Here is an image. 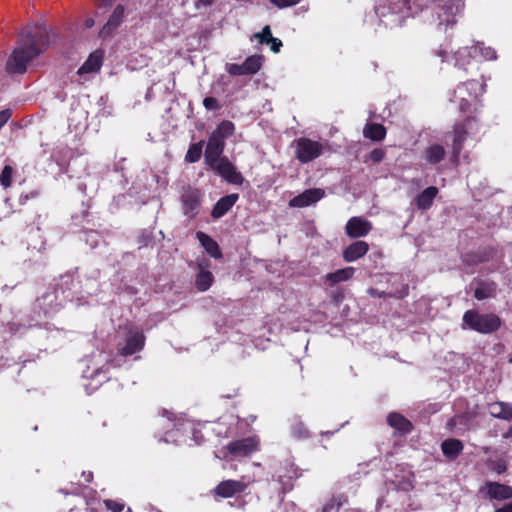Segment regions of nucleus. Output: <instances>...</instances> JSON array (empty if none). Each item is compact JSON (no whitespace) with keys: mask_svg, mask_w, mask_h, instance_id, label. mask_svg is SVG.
Instances as JSON below:
<instances>
[{"mask_svg":"<svg viewBox=\"0 0 512 512\" xmlns=\"http://www.w3.org/2000/svg\"><path fill=\"white\" fill-rule=\"evenodd\" d=\"M495 291V285L493 283H481L475 289V298L478 300H483L490 297Z\"/></svg>","mask_w":512,"mask_h":512,"instance_id":"obj_35","label":"nucleus"},{"mask_svg":"<svg viewBox=\"0 0 512 512\" xmlns=\"http://www.w3.org/2000/svg\"><path fill=\"white\" fill-rule=\"evenodd\" d=\"M484 91L485 84L476 80L467 81L456 87L450 101L457 104L460 111L465 112Z\"/></svg>","mask_w":512,"mask_h":512,"instance_id":"obj_2","label":"nucleus"},{"mask_svg":"<svg viewBox=\"0 0 512 512\" xmlns=\"http://www.w3.org/2000/svg\"><path fill=\"white\" fill-rule=\"evenodd\" d=\"M145 336L139 329L129 330L124 343L118 344V351L123 356L133 355L144 347Z\"/></svg>","mask_w":512,"mask_h":512,"instance_id":"obj_8","label":"nucleus"},{"mask_svg":"<svg viewBox=\"0 0 512 512\" xmlns=\"http://www.w3.org/2000/svg\"><path fill=\"white\" fill-rule=\"evenodd\" d=\"M464 8L463 0H446L438 13L439 26H445V31L448 26H453L456 23L455 17L462 15Z\"/></svg>","mask_w":512,"mask_h":512,"instance_id":"obj_6","label":"nucleus"},{"mask_svg":"<svg viewBox=\"0 0 512 512\" xmlns=\"http://www.w3.org/2000/svg\"><path fill=\"white\" fill-rule=\"evenodd\" d=\"M489 414L495 418L510 421L512 419V404L507 402H493L488 406Z\"/></svg>","mask_w":512,"mask_h":512,"instance_id":"obj_20","label":"nucleus"},{"mask_svg":"<svg viewBox=\"0 0 512 512\" xmlns=\"http://www.w3.org/2000/svg\"><path fill=\"white\" fill-rule=\"evenodd\" d=\"M198 191H188L182 196L183 210L186 215L193 216L199 206Z\"/></svg>","mask_w":512,"mask_h":512,"instance_id":"obj_23","label":"nucleus"},{"mask_svg":"<svg viewBox=\"0 0 512 512\" xmlns=\"http://www.w3.org/2000/svg\"><path fill=\"white\" fill-rule=\"evenodd\" d=\"M209 166L231 184L241 185L244 181L241 173L226 157L209 164Z\"/></svg>","mask_w":512,"mask_h":512,"instance_id":"obj_7","label":"nucleus"},{"mask_svg":"<svg viewBox=\"0 0 512 512\" xmlns=\"http://www.w3.org/2000/svg\"><path fill=\"white\" fill-rule=\"evenodd\" d=\"M84 377L91 378L92 381L95 382L94 388H97L107 379L106 371L102 368L94 369L91 374H88V371H86L84 372Z\"/></svg>","mask_w":512,"mask_h":512,"instance_id":"obj_37","label":"nucleus"},{"mask_svg":"<svg viewBox=\"0 0 512 512\" xmlns=\"http://www.w3.org/2000/svg\"><path fill=\"white\" fill-rule=\"evenodd\" d=\"M480 132V124L475 117L467 118L463 123L455 124L453 128L452 151L457 158L468 138L477 136Z\"/></svg>","mask_w":512,"mask_h":512,"instance_id":"obj_4","label":"nucleus"},{"mask_svg":"<svg viewBox=\"0 0 512 512\" xmlns=\"http://www.w3.org/2000/svg\"><path fill=\"white\" fill-rule=\"evenodd\" d=\"M228 72L231 74V75H245V70L243 68V64L239 65V64H231L229 67H228Z\"/></svg>","mask_w":512,"mask_h":512,"instance_id":"obj_47","label":"nucleus"},{"mask_svg":"<svg viewBox=\"0 0 512 512\" xmlns=\"http://www.w3.org/2000/svg\"><path fill=\"white\" fill-rule=\"evenodd\" d=\"M346 502L347 498L343 494L333 496L332 499L323 506L322 512H338L340 507Z\"/></svg>","mask_w":512,"mask_h":512,"instance_id":"obj_34","label":"nucleus"},{"mask_svg":"<svg viewBox=\"0 0 512 512\" xmlns=\"http://www.w3.org/2000/svg\"><path fill=\"white\" fill-rule=\"evenodd\" d=\"M501 320L494 314H480L476 311H466L463 316V328H469L479 333L488 334L499 329Z\"/></svg>","mask_w":512,"mask_h":512,"instance_id":"obj_3","label":"nucleus"},{"mask_svg":"<svg viewBox=\"0 0 512 512\" xmlns=\"http://www.w3.org/2000/svg\"><path fill=\"white\" fill-rule=\"evenodd\" d=\"M234 130L235 126L231 121H222L212 134L225 141L234 133Z\"/></svg>","mask_w":512,"mask_h":512,"instance_id":"obj_32","label":"nucleus"},{"mask_svg":"<svg viewBox=\"0 0 512 512\" xmlns=\"http://www.w3.org/2000/svg\"><path fill=\"white\" fill-rule=\"evenodd\" d=\"M505 438H511L512 437V426L508 429V431L504 434Z\"/></svg>","mask_w":512,"mask_h":512,"instance_id":"obj_53","label":"nucleus"},{"mask_svg":"<svg viewBox=\"0 0 512 512\" xmlns=\"http://www.w3.org/2000/svg\"><path fill=\"white\" fill-rule=\"evenodd\" d=\"M238 194H230L220 198L212 210L213 218H220L225 215L238 200Z\"/></svg>","mask_w":512,"mask_h":512,"instance_id":"obj_19","label":"nucleus"},{"mask_svg":"<svg viewBox=\"0 0 512 512\" xmlns=\"http://www.w3.org/2000/svg\"><path fill=\"white\" fill-rule=\"evenodd\" d=\"M441 448H442L443 454L446 457H448L450 459H454L462 451L463 445H462L461 441H459L457 439H447V440L443 441Z\"/></svg>","mask_w":512,"mask_h":512,"instance_id":"obj_27","label":"nucleus"},{"mask_svg":"<svg viewBox=\"0 0 512 512\" xmlns=\"http://www.w3.org/2000/svg\"><path fill=\"white\" fill-rule=\"evenodd\" d=\"M166 413H167V415H168V416H167V419H169V420H170V415H171V413H168V412H166Z\"/></svg>","mask_w":512,"mask_h":512,"instance_id":"obj_57","label":"nucleus"},{"mask_svg":"<svg viewBox=\"0 0 512 512\" xmlns=\"http://www.w3.org/2000/svg\"><path fill=\"white\" fill-rule=\"evenodd\" d=\"M369 249L365 241H356L343 251V258L346 262H354L364 256Z\"/></svg>","mask_w":512,"mask_h":512,"instance_id":"obj_17","label":"nucleus"},{"mask_svg":"<svg viewBox=\"0 0 512 512\" xmlns=\"http://www.w3.org/2000/svg\"><path fill=\"white\" fill-rule=\"evenodd\" d=\"M13 169L11 166L6 165L0 173V183L4 188H8L12 182Z\"/></svg>","mask_w":512,"mask_h":512,"instance_id":"obj_39","label":"nucleus"},{"mask_svg":"<svg viewBox=\"0 0 512 512\" xmlns=\"http://www.w3.org/2000/svg\"><path fill=\"white\" fill-rule=\"evenodd\" d=\"M224 147L225 141L218 138V136L211 134L204 153L205 162L209 165L219 159H222L223 157H221V155L224 151Z\"/></svg>","mask_w":512,"mask_h":512,"instance_id":"obj_13","label":"nucleus"},{"mask_svg":"<svg viewBox=\"0 0 512 512\" xmlns=\"http://www.w3.org/2000/svg\"><path fill=\"white\" fill-rule=\"evenodd\" d=\"M281 46L282 42L278 38H273L272 41L270 42V49L275 53L280 51Z\"/></svg>","mask_w":512,"mask_h":512,"instance_id":"obj_48","label":"nucleus"},{"mask_svg":"<svg viewBox=\"0 0 512 512\" xmlns=\"http://www.w3.org/2000/svg\"><path fill=\"white\" fill-rule=\"evenodd\" d=\"M103 53L101 51H95L90 54L88 59L78 69L79 74L92 73L98 71L102 66Z\"/></svg>","mask_w":512,"mask_h":512,"instance_id":"obj_21","label":"nucleus"},{"mask_svg":"<svg viewBox=\"0 0 512 512\" xmlns=\"http://www.w3.org/2000/svg\"><path fill=\"white\" fill-rule=\"evenodd\" d=\"M438 56L442 59V61H445L447 57V52L445 50H439Z\"/></svg>","mask_w":512,"mask_h":512,"instance_id":"obj_51","label":"nucleus"},{"mask_svg":"<svg viewBox=\"0 0 512 512\" xmlns=\"http://www.w3.org/2000/svg\"><path fill=\"white\" fill-rule=\"evenodd\" d=\"M325 195L324 190L320 188H313L305 190L303 193L295 196L289 201L291 207L303 208L316 203Z\"/></svg>","mask_w":512,"mask_h":512,"instance_id":"obj_10","label":"nucleus"},{"mask_svg":"<svg viewBox=\"0 0 512 512\" xmlns=\"http://www.w3.org/2000/svg\"><path fill=\"white\" fill-rule=\"evenodd\" d=\"M36 305L38 308L43 310L45 316H52L61 307V303L58 302L57 291L53 290L46 292L43 296L37 299Z\"/></svg>","mask_w":512,"mask_h":512,"instance_id":"obj_12","label":"nucleus"},{"mask_svg":"<svg viewBox=\"0 0 512 512\" xmlns=\"http://www.w3.org/2000/svg\"><path fill=\"white\" fill-rule=\"evenodd\" d=\"M472 55H474V53L471 48L464 47L459 49L454 55V65L459 68H464L469 63L470 57Z\"/></svg>","mask_w":512,"mask_h":512,"instance_id":"obj_33","label":"nucleus"},{"mask_svg":"<svg viewBox=\"0 0 512 512\" xmlns=\"http://www.w3.org/2000/svg\"><path fill=\"white\" fill-rule=\"evenodd\" d=\"M104 504L107 509L111 510L112 512H121L124 509V504L113 500H105Z\"/></svg>","mask_w":512,"mask_h":512,"instance_id":"obj_42","label":"nucleus"},{"mask_svg":"<svg viewBox=\"0 0 512 512\" xmlns=\"http://www.w3.org/2000/svg\"><path fill=\"white\" fill-rule=\"evenodd\" d=\"M114 0H100L101 4L104 6L110 5Z\"/></svg>","mask_w":512,"mask_h":512,"instance_id":"obj_54","label":"nucleus"},{"mask_svg":"<svg viewBox=\"0 0 512 512\" xmlns=\"http://www.w3.org/2000/svg\"><path fill=\"white\" fill-rule=\"evenodd\" d=\"M193 437L195 439V442L196 444H200V441H199V435H197V432L196 431H193Z\"/></svg>","mask_w":512,"mask_h":512,"instance_id":"obj_55","label":"nucleus"},{"mask_svg":"<svg viewBox=\"0 0 512 512\" xmlns=\"http://www.w3.org/2000/svg\"><path fill=\"white\" fill-rule=\"evenodd\" d=\"M446 155L445 148L441 144L433 143L430 144L423 151V159L429 165H436L440 163Z\"/></svg>","mask_w":512,"mask_h":512,"instance_id":"obj_18","label":"nucleus"},{"mask_svg":"<svg viewBox=\"0 0 512 512\" xmlns=\"http://www.w3.org/2000/svg\"><path fill=\"white\" fill-rule=\"evenodd\" d=\"M384 156H385L384 150L377 148V149H374L371 151L369 158L373 162L378 163L384 159Z\"/></svg>","mask_w":512,"mask_h":512,"instance_id":"obj_45","label":"nucleus"},{"mask_svg":"<svg viewBox=\"0 0 512 512\" xmlns=\"http://www.w3.org/2000/svg\"><path fill=\"white\" fill-rule=\"evenodd\" d=\"M259 449V439L251 436L232 441L228 444V452L235 457H246Z\"/></svg>","mask_w":512,"mask_h":512,"instance_id":"obj_9","label":"nucleus"},{"mask_svg":"<svg viewBox=\"0 0 512 512\" xmlns=\"http://www.w3.org/2000/svg\"><path fill=\"white\" fill-rule=\"evenodd\" d=\"M215 0H197L196 8L200 9L201 7H207L211 5Z\"/></svg>","mask_w":512,"mask_h":512,"instance_id":"obj_49","label":"nucleus"},{"mask_svg":"<svg viewBox=\"0 0 512 512\" xmlns=\"http://www.w3.org/2000/svg\"><path fill=\"white\" fill-rule=\"evenodd\" d=\"M196 236L200 244L211 257L216 259L222 257L219 245L215 240H213L210 236L201 231L197 232Z\"/></svg>","mask_w":512,"mask_h":512,"instance_id":"obj_22","label":"nucleus"},{"mask_svg":"<svg viewBox=\"0 0 512 512\" xmlns=\"http://www.w3.org/2000/svg\"><path fill=\"white\" fill-rule=\"evenodd\" d=\"M371 229L372 224L362 217L350 218L345 226L346 233L351 238L366 236Z\"/></svg>","mask_w":512,"mask_h":512,"instance_id":"obj_11","label":"nucleus"},{"mask_svg":"<svg viewBox=\"0 0 512 512\" xmlns=\"http://www.w3.org/2000/svg\"><path fill=\"white\" fill-rule=\"evenodd\" d=\"M355 273V269L353 267H346L343 269H339L335 272L328 273L325 276V280L331 285L334 286L340 282L348 281L353 277Z\"/></svg>","mask_w":512,"mask_h":512,"instance_id":"obj_25","label":"nucleus"},{"mask_svg":"<svg viewBox=\"0 0 512 512\" xmlns=\"http://www.w3.org/2000/svg\"><path fill=\"white\" fill-rule=\"evenodd\" d=\"M364 136L373 141H381L386 135V129L381 124L368 123L363 130Z\"/></svg>","mask_w":512,"mask_h":512,"instance_id":"obj_28","label":"nucleus"},{"mask_svg":"<svg viewBox=\"0 0 512 512\" xmlns=\"http://www.w3.org/2000/svg\"><path fill=\"white\" fill-rule=\"evenodd\" d=\"M203 105L208 110H216L219 108V104L216 98L214 97H206L203 100Z\"/></svg>","mask_w":512,"mask_h":512,"instance_id":"obj_44","label":"nucleus"},{"mask_svg":"<svg viewBox=\"0 0 512 512\" xmlns=\"http://www.w3.org/2000/svg\"><path fill=\"white\" fill-rule=\"evenodd\" d=\"M295 155L301 163H308L318 158L322 153L324 146L318 141L308 138H299L295 141Z\"/></svg>","mask_w":512,"mask_h":512,"instance_id":"obj_5","label":"nucleus"},{"mask_svg":"<svg viewBox=\"0 0 512 512\" xmlns=\"http://www.w3.org/2000/svg\"><path fill=\"white\" fill-rule=\"evenodd\" d=\"M180 428H176L175 430H171L167 432L162 439L166 443H180L182 440L180 439Z\"/></svg>","mask_w":512,"mask_h":512,"instance_id":"obj_40","label":"nucleus"},{"mask_svg":"<svg viewBox=\"0 0 512 512\" xmlns=\"http://www.w3.org/2000/svg\"><path fill=\"white\" fill-rule=\"evenodd\" d=\"M93 23H94V21L92 19L86 20V27H88V28L92 27Z\"/></svg>","mask_w":512,"mask_h":512,"instance_id":"obj_56","label":"nucleus"},{"mask_svg":"<svg viewBox=\"0 0 512 512\" xmlns=\"http://www.w3.org/2000/svg\"><path fill=\"white\" fill-rule=\"evenodd\" d=\"M83 477L85 478L86 482H90L92 479V473L91 472H83Z\"/></svg>","mask_w":512,"mask_h":512,"instance_id":"obj_52","label":"nucleus"},{"mask_svg":"<svg viewBox=\"0 0 512 512\" xmlns=\"http://www.w3.org/2000/svg\"><path fill=\"white\" fill-rule=\"evenodd\" d=\"M202 146L203 141H200L199 143L192 144L185 156V160L189 163H195L197 162L202 154Z\"/></svg>","mask_w":512,"mask_h":512,"instance_id":"obj_36","label":"nucleus"},{"mask_svg":"<svg viewBox=\"0 0 512 512\" xmlns=\"http://www.w3.org/2000/svg\"><path fill=\"white\" fill-rule=\"evenodd\" d=\"M273 38L270 26L266 25L261 32L255 33L251 37V41L258 40L259 44H270Z\"/></svg>","mask_w":512,"mask_h":512,"instance_id":"obj_38","label":"nucleus"},{"mask_svg":"<svg viewBox=\"0 0 512 512\" xmlns=\"http://www.w3.org/2000/svg\"><path fill=\"white\" fill-rule=\"evenodd\" d=\"M99 235L95 231H89L86 233V242L91 245V247H96L98 244Z\"/></svg>","mask_w":512,"mask_h":512,"instance_id":"obj_46","label":"nucleus"},{"mask_svg":"<svg viewBox=\"0 0 512 512\" xmlns=\"http://www.w3.org/2000/svg\"><path fill=\"white\" fill-rule=\"evenodd\" d=\"M125 8L123 5H118L114 9L113 13L109 17L107 23L103 26L100 31L101 37H107L111 35L121 24L124 17Z\"/></svg>","mask_w":512,"mask_h":512,"instance_id":"obj_15","label":"nucleus"},{"mask_svg":"<svg viewBox=\"0 0 512 512\" xmlns=\"http://www.w3.org/2000/svg\"><path fill=\"white\" fill-rule=\"evenodd\" d=\"M262 56L254 55L248 57L242 64L246 74L257 73L262 66Z\"/></svg>","mask_w":512,"mask_h":512,"instance_id":"obj_30","label":"nucleus"},{"mask_svg":"<svg viewBox=\"0 0 512 512\" xmlns=\"http://www.w3.org/2000/svg\"><path fill=\"white\" fill-rule=\"evenodd\" d=\"M292 433L294 436H296L298 438H304V437L308 436L307 430L301 423H298L293 426Z\"/></svg>","mask_w":512,"mask_h":512,"instance_id":"obj_43","label":"nucleus"},{"mask_svg":"<svg viewBox=\"0 0 512 512\" xmlns=\"http://www.w3.org/2000/svg\"><path fill=\"white\" fill-rule=\"evenodd\" d=\"M438 194V189L430 186L423 190L415 199L416 205L421 210H427L431 207L434 198Z\"/></svg>","mask_w":512,"mask_h":512,"instance_id":"obj_24","label":"nucleus"},{"mask_svg":"<svg viewBox=\"0 0 512 512\" xmlns=\"http://www.w3.org/2000/svg\"><path fill=\"white\" fill-rule=\"evenodd\" d=\"M50 45V34L46 27L35 24L25 28L21 38L6 63V69L12 74H22L28 64L43 53Z\"/></svg>","mask_w":512,"mask_h":512,"instance_id":"obj_1","label":"nucleus"},{"mask_svg":"<svg viewBox=\"0 0 512 512\" xmlns=\"http://www.w3.org/2000/svg\"><path fill=\"white\" fill-rule=\"evenodd\" d=\"M269 1L276 7L280 8V9H284L287 7L297 5L302 0H269Z\"/></svg>","mask_w":512,"mask_h":512,"instance_id":"obj_41","label":"nucleus"},{"mask_svg":"<svg viewBox=\"0 0 512 512\" xmlns=\"http://www.w3.org/2000/svg\"><path fill=\"white\" fill-rule=\"evenodd\" d=\"M473 50L474 55H480L483 60H496L497 59V53L492 47H485L483 43H477L473 47H471Z\"/></svg>","mask_w":512,"mask_h":512,"instance_id":"obj_31","label":"nucleus"},{"mask_svg":"<svg viewBox=\"0 0 512 512\" xmlns=\"http://www.w3.org/2000/svg\"><path fill=\"white\" fill-rule=\"evenodd\" d=\"M495 512H512V502L504 505L501 508L496 509Z\"/></svg>","mask_w":512,"mask_h":512,"instance_id":"obj_50","label":"nucleus"},{"mask_svg":"<svg viewBox=\"0 0 512 512\" xmlns=\"http://www.w3.org/2000/svg\"><path fill=\"white\" fill-rule=\"evenodd\" d=\"M212 282V273L201 268L199 273L197 274L195 282L197 289L200 291H206L210 288Z\"/></svg>","mask_w":512,"mask_h":512,"instance_id":"obj_29","label":"nucleus"},{"mask_svg":"<svg viewBox=\"0 0 512 512\" xmlns=\"http://www.w3.org/2000/svg\"><path fill=\"white\" fill-rule=\"evenodd\" d=\"M126 512H132L131 508H127Z\"/></svg>","mask_w":512,"mask_h":512,"instance_id":"obj_58","label":"nucleus"},{"mask_svg":"<svg viewBox=\"0 0 512 512\" xmlns=\"http://www.w3.org/2000/svg\"><path fill=\"white\" fill-rule=\"evenodd\" d=\"M483 490H486L491 499L507 500L512 497V488L498 482H486L484 488H482Z\"/></svg>","mask_w":512,"mask_h":512,"instance_id":"obj_14","label":"nucleus"},{"mask_svg":"<svg viewBox=\"0 0 512 512\" xmlns=\"http://www.w3.org/2000/svg\"><path fill=\"white\" fill-rule=\"evenodd\" d=\"M246 488V484L242 481L226 480L221 482L215 489L216 493L222 497L228 498L237 492H242Z\"/></svg>","mask_w":512,"mask_h":512,"instance_id":"obj_16","label":"nucleus"},{"mask_svg":"<svg viewBox=\"0 0 512 512\" xmlns=\"http://www.w3.org/2000/svg\"><path fill=\"white\" fill-rule=\"evenodd\" d=\"M388 424L401 433H409L412 425L410 421L398 413H391L387 417Z\"/></svg>","mask_w":512,"mask_h":512,"instance_id":"obj_26","label":"nucleus"}]
</instances>
